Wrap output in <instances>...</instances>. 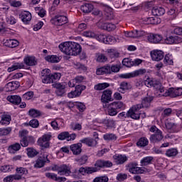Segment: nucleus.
<instances>
[{"instance_id":"f257e3e1","label":"nucleus","mask_w":182,"mask_h":182,"mask_svg":"<svg viewBox=\"0 0 182 182\" xmlns=\"http://www.w3.org/2000/svg\"><path fill=\"white\" fill-rule=\"evenodd\" d=\"M58 48L61 52L69 56H77L82 52V46L76 42H64Z\"/></svg>"},{"instance_id":"f03ea898","label":"nucleus","mask_w":182,"mask_h":182,"mask_svg":"<svg viewBox=\"0 0 182 182\" xmlns=\"http://www.w3.org/2000/svg\"><path fill=\"white\" fill-rule=\"evenodd\" d=\"M145 85L147 86V87H154L156 90V96H159V95H161L163 92H164V87L161 85V83L159 82V81H157L156 80H152L151 78H148L144 82Z\"/></svg>"},{"instance_id":"7ed1b4c3","label":"nucleus","mask_w":182,"mask_h":182,"mask_svg":"<svg viewBox=\"0 0 182 182\" xmlns=\"http://www.w3.org/2000/svg\"><path fill=\"white\" fill-rule=\"evenodd\" d=\"M182 95V88H169L166 90L161 94H159L158 96L161 97V96H170L171 97H177V96H181Z\"/></svg>"},{"instance_id":"20e7f679","label":"nucleus","mask_w":182,"mask_h":182,"mask_svg":"<svg viewBox=\"0 0 182 182\" xmlns=\"http://www.w3.org/2000/svg\"><path fill=\"white\" fill-rule=\"evenodd\" d=\"M146 69H139L131 73H127L119 75V77L122 79H132V77H137V76H141L146 74Z\"/></svg>"},{"instance_id":"39448f33","label":"nucleus","mask_w":182,"mask_h":182,"mask_svg":"<svg viewBox=\"0 0 182 182\" xmlns=\"http://www.w3.org/2000/svg\"><path fill=\"white\" fill-rule=\"evenodd\" d=\"M140 109H141V105H140V104L133 105L128 111V116L131 117V119L139 120L141 114Z\"/></svg>"},{"instance_id":"423d86ee","label":"nucleus","mask_w":182,"mask_h":182,"mask_svg":"<svg viewBox=\"0 0 182 182\" xmlns=\"http://www.w3.org/2000/svg\"><path fill=\"white\" fill-rule=\"evenodd\" d=\"M46 163H50V161L48 159V155L44 154L36 160L34 167L35 168H42L45 166Z\"/></svg>"},{"instance_id":"0eeeda50","label":"nucleus","mask_w":182,"mask_h":182,"mask_svg":"<svg viewBox=\"0 0 182 182\" xmlns=\"http://www.w3.org/2000/svg\"><path fill=\"white\" fill-rule=\"evenodd\" d=\"M144 36L146 38L147 41L151 43H160V42L163 41V36L159 34L145 33Z\"/></svg>"},{"instance_id":"6e6552de","label":"nucleus","mask_w":182,"mask_h":182,"mask_svg":"<svg viewBox=\"0 0 182 182\" xmlns=\"http://www.w3.org/2000/svg\"><path fill=\"white\" fill-rule=\"evenodd\" d=\"M137 163H130L128 165V171L132 174H143L146 171L144 169L137 166Z\"/></svg>"},{"instance_id":"1a4fd4ad","label":"nucleus","mask_w":182,"mask_h":182,"mask_svg":"<svg viewBox=\"0 0 182 182\" xmlns=\"http://www.w3.org/2000/svg\"><path fill=\"white\" fill-rule=\"evenodd\" d=\"M144 35H146V32L144 31L134 30L132 31H124L126 38H141V36H144Z\"/></svg>"},{"instance_id":"9d476101","label":"nucleus","mask_w":182,"mask_h":182,"mask_svg":"<svg viewBox=\"0 0 182 182\" xmlns=\"http://www.w3.org/2000/svg\"><path fill=\"white\" fill-rule=\"evenodd\" d=\"M151 58L152 60L159 62V60H161L164 58V52L161 50H154L151 51Z\"/></svg>"},{"instance_id":"9b49d317","label":"nucleus","mask_w":182,"mask_h":182,"mask_svg":"<svg viewBox=\"0 0 182 182\" xmlns=\"http://www.w3.org/2000/svg\"><path fill=\"white\" fill-rule=\"evenodd\" d=\"M52 23L58 26H62V25H65V23H68V17L65 16H56L52 20Z\"/></svg>"},{"instance_id":"f8f14e48","label":"nucleus","mask_w":182,"mask_h":182,"mask_svg":"<svg viewBox=\"0 0 182 182\" xmlns=\"http://www.w3.org/2000/svg\"><path fill=\"white\" fill-rule=\"evenodd\" d=\"M85 90V86L82 85H77L75 87V91H71L70 93L68 94V97L70 99H73V97H77L80 95H82V92Z\"/></svg>"},{"instance_id":"ddd939ff","label":"nucleus","mask_w":182,"mask_h":182,"mask_svg":"<svg viewBox=\"0 0 182 182\" xmlns=\"http://www.w3.org/2000/svg\"><path fill=\"white\" fill-rule=\"evenodd\" d=\"M101 102L102 103H109V102H113V98H112V90H106L103 91L102 95L101 97Z\"/></svg>"},{"instance_id":"4468645a","label":"nucleus","mask_w":182,"mask_h":182,"mask_svg":"<svg viewBox=\"0 0 182 182\" xmlns=\"http://www.w3.org/2000/svg\"><path fill=\"white\" fill-rule=\"evenodd\" d=\"M72 166L70 165L63 164L60 165V169L58 172L60 176H70L72 173Z\"/></svg>"},{"instance_id":"2eb2a0df","label":"nucleus","mask_w":182,"mask_h":182,"mask_svg":"<svg viewBox=\"0 0 182 182\" xmlns=\"http://www.w3.org/2000/svg\"><path fill=\"white\" fill-rule=\"evenodd\" d=\"M164 42L167 45H173V43H181L182 38L179 36H170L164 39Z\"/></svg>"},{"instance_id":"dca6fc26","label":"nucleus","mask_w":182,"mask_h":182,"mask_svg":"<svg viewBox=\"0 0 182 182\" xmlns=\"http://www.w3.org/2000/svg\"><path fill=\"white\" fill-rule=\"evenodd\" d=\"M20 18L22 22L25 23V25H28V23L32 21V14L31 12L25 11L21 12L20 14Z\"/></svg>"},{"instance_id":"f3484780","label":"nucleus","mask_w":182,"mask_h":182,"mask_svg":"<svg viewBox=\"0 0 182 182\" xmlns=\"http://www.w3.org/2000/svg\"><path fill=\"white\" fill-rule=\"evenodd\" d=\"M45 176L46 177H47V178H49L50 180H54V181H58V182L66 181V178L58 177V175L54 173L47 172L46 173Z\"/></svg>"},{"instance_id":"a211bd4d","label":"nucleus","mask_w":182,"mask_h":182,"mask_svg":"<svg viewBox=\"0 0 182 182\" xmlns=\"http://www.w3.org/2000/svg\"><path fill=\"white\" fill-rule=\"evenodd\" d=\"M26 174H28V169L26 168L19 167L16 168V174L14 175L17 180H21L22 177H23V176H26Z\"/></svg>"},{"instance_id":"6ab92c4d","label":"nucleus","mask_w":182,"mask_h":182,"mask_svg":"<svg viewBox=\"0 0 182 182\" xmlns=\"http://www.w3.org/2000/svg\"><path fill=\"white\" fill-rule=\"evenodd\" d=\"M165 126L168 130H175V132H180L182 129V124H176L170 122H166Z\"/></svg>"},{"instance_id":"aec40b11","label":"nucleus","mask_w":182,"mask_h":182,"mask_svg":"<svg viewBox=\"0 0 182 182\" xmlns=\"http://www.w3.org/2000/svg\"><path fill=\"white\" fill-rule=\"evenodd\" d=\"M161 140H163V132L161 131H158V132L150 136L151 143H159V141H161Z\"/></svg>"},{"instance_id":"412c9836","label":"nucleus","mask_w":182,"mask_h":182,"mask_svg":"<svg viewBox=\"0 0 182 182\" xmlns=\"http://www.w3.org/2000/svg\"><path fill=\"white\" fill-rule=\"evenodd\" d=\"M11 120H12L11 115L3 114L1 115L0 124H1V126H8L11 124Z\"/></svg>"},{"instance_id":"4be33fe9","label":"nucleus","mask_w":182,"mask_h":182,"mask_svg":"<svg viewBox=\"0 0 182 182\" xmlns=\"http://www.w3.org/2000/svg\"><path fill=\"white\" fill-rule=\"evenodd\" d=\"M70 149L73 152V154L77 156V154L82 153V143L72 144L70 146Z\"/></svg>"},{"instance_id":"5701e85b","label":"nucleus","mask_w":182,"mask_h":182,"mask_svg":"<svg viewBox=\"0 0 182 182\" xmlns=\"http://www.w3.org/2000/svg\"><path fill=\"white\" fill-rule=\"evenodd\" d=\"M113 159L116 164H123V163H126V161H127V156L116 154L113 156Z\"/></svg>"},{"instance_id":"b1692460","label":"nucleus","mask_w":182,"mask_h":182,"mask_svg":"<svg viewBox=\"0 0 182 182\" xmlns=\"http://www.w3.org/2000/svg\"><path fill=\"white\" fill-rule=\"evenodd\" d=\"M103 107H107V112L109 116H116V114H117V109L112 103L109 105L105 104Z\"/></svg>"},{"instance_id":"393cba45","label":"nucleus","mask_w":182,"mask_h":182,"mask_svg":"<svg viewBox=\"0 0 182 182\" xmlns=\"http://www.w3.org/2000/svg\"><path fill=\"white\" fill-rule=\"evenodd\" d=\"M8 102H10V103H12V105H19L21 102H22V98H21L18 95H9L7 97Z\"/></svg>"},{"instance_id":"a878e982","label":"nucleus","mask_w":182,"mask_h":182,"mask_svg":"<svg viewBox=\"0 0 182 182\" xmlns=\"http://www.w3.org/2000/svg\"><path fill=\"white\" fill-rule=\"evenodd\" d=\"M50 126L54 130H60V127L63 126V119H57L54 121H52Z\"/></svg>"},{"instance_id":"bb28decb","label":"nucleus","mask_w":182,"mask_h":182,"mask_svg":"<svg viewBox=\"0 0 182 182\" xmlns=\"http://www.w3.org/2000/svg\"><path fill=\"white\" fill-rule=\"evenodd\" d=\"M19 87V82L12 81L6 85V89L8 92H12V90H16Z\"/></svg>"},{"instance_id":"cd10ccee","label":"nucleus","mask_w":182,"mask_h":182,"mask_svg":"<svg viewBox=\"0 0 182 182\" xmlns=\"http://www.w3.org/2000/svg\"><path fill=\"white\" fill-rule=\"evenodd\" d=\"M166 14V10L163 7L155 6L152 9V15L154 16H161Z\"/></svg>"},{"instance_id":"c85d7f7f","label":"nucleus","mask_w":182,"mask_h":182,"mask_svg":"<svg viewBox=\"0 0 182 182\" xmlns=\"http://www.w3.org/2000/svg\"><path fill=\"white\" fill-rule=\"evenodd\" d=\"M78 171L80 174H82V176H85L86 173L87 174H92V173H96V171H97V169L93 167L80 168Z\"/></svg>"},{"instance_id":"c756f323","label":"nucleus","mask_w":182,"mask_h":182,"mask_svg":"<svg viewBox=\"0 0 182 182\" xmlns=\"http://www.w3.org/2000/svg\"><path fill=\"white\" fill-rule=\"evenodd\" d=\"M132 89V85L127 82H122L119 85V92L121 93H124L127 90H130Z\"/></svg>"},{"instance_id":"7c9ffc66","label":"nucleus","mask_w":182,"mask_h":182,"mask_svg":"<svg viewBox=\"0 0 182 182\" xmlns=\"http://www.w3.org/2000/svg\"><path fill=\"white\" fill-rule=\"evenodd\" d=\"M23 62L28 66H35L36 65V60L33 56H27L23 59Z\"/></svg>"},{"instance_id":"2f4dec72","label":"nucleus","mask_w":182,"mask_h":182,"mask_svg":"<svg viewBox=\"0 0 182 182\" xmlns=\"http://www.w3.org/2000/svg\"><path fill=\"white\" fill-rule=\"evenodd\" d=\"M153 100V97L148 96L146 97H144L141 101V104L140 106H141V109L143 107H150V103H151V101Z\"/></svg>"},{"instance_id":"473e14b6","label":"nucleus","mask_w":182,"mask_h":182,"mask_svg":"<svg viewBox=\"0 0 182 182\" xmlns=\"http://www.w3.org/2000/svg\"><path fill=\"white\" fill-rule=\"evenodd\" d=\"M44 59L46 62H49L50 63H58L60 62V58L55 55H46Z\"/></svg>"},{"instance_id":"72a5a7b5","label":"nucleus","mask_w":182,"mask_h":182,"mask_svg":"<svg viewBox=\"0 0 182 182\" xmlns=\"http://www.w3.org/2000/svg\"><path fill=\"white\" fill-rule=\"evenodd\" d=\"M109 72H110V70H109V65H105L104 67L97 68L96 73L98 75H109Z\"/></svg>"},{"instance_id":"f704fd0d","label":"nucleus","mask_w":182,"mask_h":182,"mask_svg":"<svg viewBox=\"0 0 182 182\" xmlns=\"http://www.w3.org/2000/svg\"><path fill=\"white\" fill-rule=\"evenodd\" d=\"M23 63H14L11 67L7 69V72H9V73H11V72L18 70V69H23Z\"/></svg>"},{"instance_id":"c9c22d12","label":"nucleus","mask_w":182,"mask_h":182,"mask_svg":"<svg viewBox=\"0 0 182 182\" xmlns=\"http://www.w3.org/2000/svg\"><path fill=\"white\" fill-rule=\"evenodd\" d=\"M117 42H120L119 38H115L112 36H106L105 43L106 45H113L114 43H117Z\"/></svg>"},{"instance_id":"e433bc0d","label":"nucleus","mask_w":182,"mask_h":182,"mask_svg":"<svg viewBox=\"0 0 182 182\" xmlns=\"http://www.w3.org/2000/svg\"><path fill=\"white\" fill-rule=\"evenodd\" d=\"M80 143H84V144H87L90 147H93V146H96L97 141L94 139L90 138H85L80 140Z\"/></svg>"},{"instance_id":"4c0bfd02","label":"nucleus","mask_w":182,"mask_h":182,"mask_svg":"<svg viewBox=\"0 0 182 182\" xmlns=\"http://www.w3.org/2000/svg\"><path fill=\"white\" fill-rule=\"evenodd\" d=\"M101 28L105 31H108V32H111L112 31H114V29H116V25L112 23H105L102 25Z\"/></svg>"},{"instance_id":"58836bf2","label":"nucleus","mask_w":182,"mask_h":182,"mask_svg":"<svg viewBox=\"0 0 182 182\" xmlns=\"http://www.w3.org/2000/svg\"><path fill=\"white\" fill-rule=\"evenodd\" d=\"M165 154L167 157H176L178 154V150L176 148H171L166 150Z\"/></svg>"},{"instance_id":"ea45409f","label":"nucleus","mask_w":182,"mask_h":182,"mask_svg":"<svg viewBox=\"0 0 182 182\" xmlns=\"http://www.w3.org/2000/svg\"><path fill=\"white\" fill-rule=\"evenodd\" d=\"M157 18L156 17H149L146 18L144 20V23L145 25H157L159 23V21H157Z\"/></svg>"},{"instance_id":"a19ab883","label":"nucleus","mask_w":182,"mask_h":182,"mask_svg":"<svg viewBox=\"0 0 182 182\" xmlns=\"http://www.w3.org/2000/svg\"><path fill=\"white\" fill-rule=\"evenodd\" d=\"M94 8L95 6H93L92 4H85L81 6L80 9L84 14H89Z\"/></svg>"},{"instance_id":"79ce46f5","label":"nucleus","mask_w":182,"mask_h":182,"mask_svg":"<svg viewBox=\"0 0 182 182\" xmlns=\"http://www.w3.org/2000/svg\"><path fill=\"white\" fill-rule=\"evenodd\" d=\"M21 149V144L18 143H16L9 147V153H11L12 154L16 153V151H19Z\"/></svg>"},{"instance_id":"37998d69","label":"nucleus","mask_w":182,"mask_h":182,"mask_svg":"<svg viewBox=\"0 0 182 182\" xmlns=\"http://www.w3.org/2000/svg\"><path fill=\"white\" fill-rule=\"evenodd\" d=\"M147 144H149V139L146 137L140 138L136 143V146H138V147H146Z\"/></svg>"},{"instance_id":"c03bdc74","label":"nucleus","mask_w":182,"mask_h":182,"mask_svg":"<svg viewBox=\"0 0 182 182\" xmlns=\"http://www.w3.org/2000/svg\"><path fill=\"white\" fill-rule=\"evenodd\" d=\"M110 85L107 82L99 83L95 85L94 89L95 90H105L107 87H109Z\"/></svg>"},{"instance_id":"a18cd8bd","label":"nucleus","mask_w":182,"mask_h":182,"mask_svg":"<svg viewBox=\"0 0 182 182\" xmlns=\"http://www.w3.org/2000/svg\"><path fill=\"white\" fill-rule=\"evenodd\" d=\"M153 156H146L141 160V166H149L153 161Z\"/></svg>"},{"instance_id":"49530a36","label":"nucleus","mask_w":182,"mask_h":182,"mask_svg":"<svg viewBox=\"0 0 182 182\" xmlns=\"http://www.w3.org/2000/svg\"><path fill=\"white\" fill-rule=\"evenodd\" d=\"M109 75H111V73H117L120 70V65L119 64L109 65Z\"/></svg>"},{"instance_id":"de8ad7c7","label":"nucleus","mask_w":182,"mask_h":182,"mask_svg":"<svg viewBox=\"0 0 182 182\" xmlns=\"http://www.w3.org/2000/svg\"><path fill=\"white\" fill-rule=\"evenodd\" d=\"M164 63L165 65H173L174 63L173 61V55L171 54H166L164 59Z\"/></svg>"},{"instance_id":"09e8293b","label":"nucleus","mask_w":182,"mask_h":182,"mask_svg":"<svg viewBox=\"0 0 182 182\" xmlns=\"http://www.w3.org/2000/svg\"><path fill=\"white\" fill-rule=\"evenodd\" d=\"M107 53L111 59H116V58H119V52L114 49H108Z\"/></svg>"},{"instance_id":"8fccbe9b","label":"nucleus","mask_w":182,"mask_h":182,"mask_svg":"<svg viewBox=\"0 0 182 182\" xmlns=\"http://www.w3.org/2000/svg\"><path fill=\"white\" fill-rule=\"evenodd\" d=\"M38 154H39V152H38V151H36V149H33V148H28L27 149V156L28 157H35V156H38Z\"/></svg>"},{"instance_id":"3c124183","label":"nucleus","mask_w":182,"mask_h":182,"mask_svg":"<svg viewBox=\"0 0 182 182\" xmlns=\"http://www.w3.org/2000/svg\"><path fill=\"white\" fill-rule=\"evenodd\" d=\"M112 104L117 108V110H124V109H126V105L122 102H112Z\"/></svg>"},{"instance_id":"603ef678","label":"nucleus","mask_w":182,"mask_h":182,"mask_svg":"<svg viewBox=\"0 0 182 182\" xmlns=\"http://www.w3.org/2000/svg\"><path fill=\"white\" fill-rule=\"evenodd\" d=\"M12 132V128L6 127V128H0V136H8V134H11Z\"/></svg>"},{"instance_id":"864d4df0","label":"nucleus","mask_w":182,"mask_h":182,"mask_svg":"<svg viewBox=\"0 0 182 182\" xmlns=\"http://www.w3.org/2000/svg\"><path fill=\"white\" fill-rule=\"evenodd\" d=\"M102 123L105 124L107 127H114V126H116V122L113 119H104Z\"/></svg>"},{"instance_id":"5fc2aeb1","label":"nucleus","mask_w":182,"mask_h":182,"mask_svg":"<svg viewBox=\"0 0 182 182\" xmlns=\"http://www.w3.org/2000/svg\"><path fill=\"white\" fill-rule=\"evenodd\" d=\"M28 114L31 116V117H38V116H41V111L31 109L28 111Z\"/></svg>"},{"instance_id":"6e6d98bb","label":"nucleus","mask_w":182,"mask_h":182,"mask_svg":"<svg viewBox=\"0 0 182 182\" xmlns=\"http://www.w3.org/2000/svg\"><path fill=\"white\" fill-rule=\"evenodd\" d=\"M26 126H31V127H33V129H36L39 127V121L38 119H32L29 122L28 124H26Z\"/></svg>"},{"instance_id":"4d7b16f0","label":"nucleus","mask_w":182,"mask_h":182,"mask_svg":"<svg viewBox=\"0 0 182 182\" xmlns=\"http://www.w3.org/2000/svg\"><path fill=\"white\" fill-rule=\"evenodd\" d=\"M38 144L41 147H44V149H48V147H49V142L45 141V139H43L42 138H40L38 140Z\"/></svg>"},{"instance_id":"13d9d810","label":"nucleus","mask_w":182,"mask_h":182,"mask_svg":"<svg viewBox=\"0 0 182 182\" xmlns=\"http://www.w3.org/2000/svg\"><path fill=\"white\" fill-rule=\"evenodd\" d=\"M7 43L9 45V48H16L19 45V41L17 40H8Z\"/></svg>"},{"instance_id":"bf43d9fd","label":"nucleus","mask_w":182,"mask_h":182,"mask_svg":"<svg viewBox=\"0 0 182 182\" xmlns=\"http://www.w3.org/2000/svg\"><path fill=\"white\" fill-rule=\"evenodd\" d=\"M13 168H14V166L12 165L1 166V171H2L3 173L11 171V170H13Z\"/></svg>"},{"instance_id":"052dcab7","label":"nucleus","mask_w":182,"mask_h":182,"mask_svg":"<svg viewBox=\"0 0 182 182\" xmlns=\"http://www.w3.org/2000/svg\"><path fill=\"white\" fill-rule=\"evenodd\" d=\"M122 65L127 68H132V66H133V61L129 58H124L122 60Z\"/></svg>"},{"instance_id":"680f3d73","label":"nucleus","mask_w":182,"mask_h":182,"mask_svg":"<svg viewBox=\"0 0 182 182\" xmlns=\"http://www.w3.org/2000/svg\"><path fill=\"white\" fill-rule=\"evenodd\" d=\"M74 106L76 109H78L80 112H83L86 109V106L82 102H75Z\"/></svg>"},{"instance_id":"e2e57ef3","label":"nucleus","mask_w":182,"mask_h":182,"mask_svg":"<svg viewBox=\"0 0 182 182\" xmlns=\"http://www.w3.org/2000/svg\"><path fill=\"white\" fill-rule=\"evenodd\" d=\"M6 22L9 25H15V23H16V18L12 16H7L6 18Z\"/></svg>"},{"instance_id":"0e129e2a","label":"nucleus","mask_w":182,"mask_h":182,"mask_svg":"<svg viewBox=\"0 0 182 182\" xmlns=\"http://www.w3.org/2000/svg\"><path fill=\"white\" fill-rule=\"evenodd\" d=\"M32 97H33V92L32 91L27 92L23 95V99L25 100H31Z\"/></svg>"},{"instance_id":"69168bd1","label":"nucleus","mask_w":182,"mask_h":182,"mask_svg":"<svg viewBox=\"0 0 182 182\" xmlns=\"http://www.w3.org/2000/svg\"><path fill=\"white\" fill-rule=\"evenodd\" d=\"M103 139L104 140H108V141L116 140V135L113 134H104Z\"/></svg>"},{"instance_id":"338daca9","label":"nucleus","mask_w":182,"mask_h":182,"mask_svg":"<svg viewBox=\"0 0 182 182\" xmlns=\"http://www.w3.org/2000/svg\"><path fill=\"white\" fill-rule=\"evenodd\" d=\"M107 181H109V178H107V176L97 177L93 180V182H107Z\"/></svg>"},{"instance_id":"774afa93","label":"nucleus","mask_w":182,"mask_h":182,"mask_svg":"<svg viewBox=\"0 0 182 182\" xmlns=\"http://www.w3.org/2000/svg\"><path fill=\"white\" fill-rule=\"evenodd\" d=\"M14 180H18L15 174L10 175L4 178V182H12Z\"/></svg>"}]
</instances>
